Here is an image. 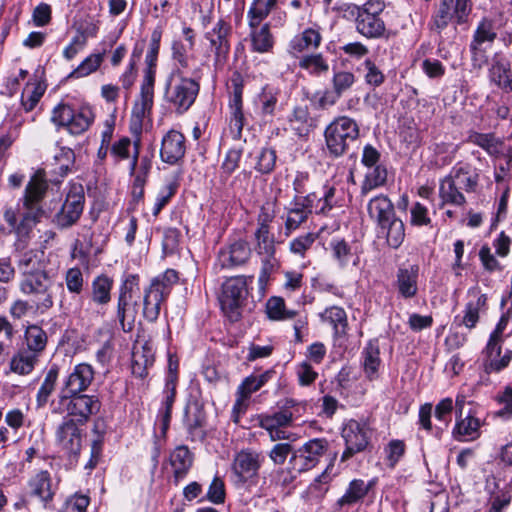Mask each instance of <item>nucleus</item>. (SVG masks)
Here are the masks:
<instances>
[{"label":"nucleus","mask_w":512,"mask_h":512,"mask_svg":"<svg viewBox=\"0 0 512 512\" xmlns=\"http://www.w3.org/2000/svg\"><path fill=\"white\" fill-rule=\"evenodd\" d=\"M84 206V193L81 186L73 187L66 196L61 211L57 214V222L62 227L73 225L80 217Z\"/></svg>","instance_id":"obj_22"},{"label":"nucleus","mask_w":512,"mask_h":512,"mask_svg":"<svg viewBox=\"0 0 512 512\" xmlns=\"http://www.w3.org/2000/svg\"><path fill=\"white\" fill-rule=\"evenodd\" d=\"M48 188L41 172L35 173L26 185L23 198L16 207L7 206L3 218L9 225L10 231L17 237V245L24 244L30 233L44 214L41 202Z\"/></svg>","instance_id":"obj_1"},{"label":"nucleus","mask_w":512,"mask_h":512,"mask_svg":"<svg viewBox=\"0 0 512 512\" xmlns=\"http://www.w3.org/2000/svg\"><path fill=\"white\" fill-rule=\"evenodd\" d=\"M299 67L306 70L311 75H321L327 73L329 64L322 54H312L302 57L299 61Z\"/></svg>","instance_id":"obj_54"},{"label":"nucleus","mask_w":512,"mask_h":512,"mask_svg":"<svg viewBox=\"0 0 512 512\" xmlns=\"http://www.w3.org/2000/svg\"><path fill=\"white\" fill-rule=\"evenodd\" d=\"M454 0H441L439 10L434 18V23L438 29H443L449 21L455 17Z\"/></svg>","instance_id":"obj_59"},{"label":"nucleus","mask_w":512,"mask_h":512,"mask_svg":"<svg viewBox=\"0 0 512 512\" xmlns=\"http://www.w3.org/2000/svg\"><path fill=\"white\" fill-rule=\"evenodd\" d=\"M321 40L322 36L318 29L307 28L291 39L288 45V52L296 56L305 50L317 49L320 46Z\"/></svg>","instance_id":"obj_31"},{"label":"nucleus","mask_w":512,"mask_h":512,"mask_svg":"<svg viewBox=\"0 0 512 512\" xmlns=\"http://www.w3.org/2000/svg\"><path fill=\"white\" fill-rule=\"evenodd\" d=\"M53 282L45 270L36 269L34 273L26 272L19 283L24 295L32 296L35 310L44 313L53 307Z\"/></svg>","instance_id":"obj_7"},{"label":"nucleus","mask_w":512,"mask_h":512,"mask_svg":"<svg viewBox=\"0 0 512 512\" xmlns=\"http://www.w3.org/2000/svg\"><path fill=\"white\" fill-rule=\"evenodd\" d=\"M355 83V76L353 73L348 71H339L334 73L332 78L333 90L340 96L348 91Z\"/></svg>","instance_id":"obj_60"},{"label":"nucleus","mask_w":512,"mask_h":512,"mask_svg":"<svg viewBox=\"0 0 512 512\" xmlns=\"http://www.w3.org/2000/svg\"><path fill=\"white\" fill-rule=\"evenodd\" d=\"M277 0H254L248 13L250 28L259 25L276 6Z\"/></svg>","instance_id":"obj_47"},{"label":"nucleus","mask_w":512,"mask_h":512,"mask_svg":"<svg viewBox=\"0 0 512 512\" xmlns=\"http://www.w3.org/2000/svg\"><path fill=\"white\" fill-rule=\"evenodd\" d=\"M177 281L178 273L173 269H167L152 279L150 286L145 290L143 300V315L148 321L153 322L158 318L161 304Z\"/></svg>","instance_id":"obj_8"},{"label":"nucleus","mask_w":512,"mask_h":512,"mask_svg":"<svg viewBox=\"0 0 512 512\" xmlns=\"http://www.w3.org/2000/svg\"><path fill=\"white\" fill-rule=\"evenodd\" d=\"M199 89L195 79L186 76L180 68H173L166 79L164 99L175 112L183 114L195 102Z\"/></svg>","instance_id":"obj_5"},{"label":"nucleus","mask_w":512,"mask_h":512,"mask_svg":"<svg viewBox=\"0 0 512 512\" xmlns=\"http://www.w3.org/2000/svg\"><path fill=\"white\" fill-rule=\"evenodd\" d=\"M273 216L262 208L258 216V227L254 233L255 251L261 257L262 268L259 275V282L264 284L270 273L278 266L275 257L276 248L274 236L270 233L269 223Z\"/></svg>","instance_id":"obj_6"},{"label":"nucleus","mask_w":512,"mask_h":512,"mask_svg":"<svg viewBox=\"0 0 512 512\" xmlns=\"http://www.w3.org/2000/svg\"><path fill=\"white\" fill-rule=\"evenodd\" d=\"M75 155L72 149L68 147H58L53 155L54 171L60 175H65L74 163Z\"/></svg>","instance_id":"obj_55"},{"label":"nucleus","mask_w":512,"mask_h":512,"mask_svg":"<svg viewBox=\"0 0 512 512\" xmlns=\"http://www.w3.org/2000/svg\"><path fill=\"white\" fill-rule=\"evenodd\" d=\"M59 403L62 407L53 409V412L62 413L65 410L68 416L76 417L77 422L84 424L91 415L100 410V401L94 395L87 394H61Z\"/></svg>","instance_id":"obj_14"},{"label":"nucleus","mask_w":512,"mask_h":512,"mask_svg":"<svg viewBox=\"0 0 512 512\" xmlns=\"http://www.w3.org/2000/svg\"><path fill=\"white\" fill-rule=\"evenodd\" d=\"M65 283L69 292L80 294L83 291L84 278L78 267L70 268L65 274Z\"/></svg>","instance_id":"obj_61"},{"label":"nucleus","mask_w":512,"mask_h":512,"mask_svg":"<svg viewBox=\"0 0 512 512\" xmlns=\"http://www.w3.org/2000/svg\"><path fill=\"white\" fill-rule=\"evenodd\" d=\"M361 358L366 378L370 381L378 379L382 361L380 358L379 344L376 339L370 340L366 344L362 350Z\"/></svg>","instance_id":"obj_30"},{"label":"nucleus","mask_w":512,"mask_h":512,"mask_svg":"<svg viewBox=\"0 0 512 512\" xmlns=\"http://www.w3.org/2000/svg\"><path fill=\"white\" fill-rule=\"evenodd\" d=\"M372 487V481L365 482L362 479H354L349 483L345 493L337 500L336 505L340 508L351 507L362 501Z\"/></svg>","instance_id":"obj_32"},{"label":"nucleus","mask_w":512,"mask_h":512,"mask_svg":"<svg viewBox=\"0 0 512 512\" xmlns=\"http://www.w3.org/2000/svg\"><path fill=\"white\" fill-rule=\"evenodd\" d=\"M161 38H162V28L156 27L151 33L149 50L145 57V63L147 66L145 72L151 71L153 76H155V74H156V64H157V58H158Z\"/></svg>","instance_id":"obj_53"},{"label":"nucleus","mask_w":512,"mask_h":512,"mask_svg":"<svg viewBox=\"0 0 512 512\" xmlns=\"http://www.w3.org/2000/svg\"><path fill=\"white\" fill-rule=\"evenodd\" d=\"M241 157L242 150L239 148H232L227 151L221 165L222 173L226 177H229L239 167Z\"/></svg>","instance_id":"obj_64"},{"label":"nucleus","mask_w":512,"mask_h":512,"mask_svg":"<svg viewBox=\"0 0 512 512\" xmlns=\"http://www.w3.org/2000/svg\"><path fill=\"white\" fill-rule=\"evenodd\" d=\"M253 277L237 276L226 280L219 297L220 306L225 316L232 322L240 319L242 307L247 298L248 279Z\"/></svg>","instance_id":"obj_10"},{"label":"nucleus","mask_w":512,"mask_h":512,"mask_svg":"<svg viewBox=\"0 0 512 512\" xmlns=\"http://www.w3.org/2000/svg\"><path fill=\"white\" fill-rule=\"evenodd\" d=\"M185 137L176 130L168 131L162 138L160 157L167 164H177L185 155Z\"/></svg>","instance_id":"obj_24"},{"label":"nucleus","mask_w":512,"mask_h":512,"mask_svg":"<svg viewBox=\"0 0 512 512\" xmlns=\"http://www.w3.org/2000/svg\"><path fill=\"white\" fill-rule=\"evenodd\" d=\"M45 87L40 83L27 84L21 95V104L26 112L32 111L44 95Z\"/></svg>","instance_id":"obj_52"},{"label":"nucleus","mask_w":512,"mask_h":512,"mask_svg":"<svg viewBox=\"0 0 512 512\" xmlns=\"http://www.w3.org/2000/svg\"><path fill=\"white\" fill-rule=\"evenodd\" d=\"M104 54H91L86 57L70 74L71 77L81 78L95 72L103 62Z\"/></svg>","instance_id":"obj_56"},{"label":"nucleus","mask_w":512,"mask_h":512,"mask_svg":"<svg viewBox=\"0 0 512 512\" xmlns=\"http://www.w3.org/2000/svg\"><path fill=\"white\" fill-rule=\"evenodd\" d=\"M330 249L333 259L341 268H346L349 264L357 265L359 257L352 252L350 245L345 240L332 239Z\"/></svg>","instance_id":"obj_40"},{"label":"nucleus","mask_w":512,"mask_h":512,"mask_svg":"<svg viewBox=\"0 0 512 512\" xmlns=\"http://www.w3.org/2000/svg\"><path fill=\"white\" fill-rule=\"evenodd\" d=\"M288 128L299 137H306L313 129V120L307 107H296L288 118Z\"/></svg>","instance_id":"obj_37"},{"label":"nucleus","mask_w":512,"mask_h":512,"mask_svg":"<svg viewBox=\"0 0 512 512\" xmlns=\"http://www.w3.org/2000/svg\"><path fill=\"white\" fill-rule=\"evenodd\" d=\"M453 410V401L451 398L442 399L435 407V418L443 428H447L451 421V413Z\"/></svg>","instance_id":"obj_63"},{"label":"nucleus","mask_w":512,"mask_h":512,"mask_svg":"<svg viewBox=\"0 0 512 512\" xmlns=\"http://www.w3.org/2000/svg\"><path fill=\"white\" fill-rule=\"evenodd\" d=\"M481 426L482 421L476 417L475 412L470 409L465 416L456 417L452 435L454 439L459 442L474 441L481 435Z\"/></svg>","instance_id":"obj_27"},{"label":"nucleus","mask_w":512,"mask_h":512,"mask_svg":"<svg viewBox=\"0 0 512 512\" xmlns=\"http://www.w3.org/2000/svg\"><path fill=\"white\" fill-rule=\"evenodd\" d=\"M273 371L268 370L260 375H251L246 377L238 387L237 393L250 398L252 393L261 389L272 377Z\"/></svg>","instance_id":"obj_51"},{"label":"nucleus","mask_w":512,"mask_h":512,"mask_svg":"<svg viewBox=\"0 0 512 512\" xmlns=\"http://www.w3.org/2000/svg\"><path fill=\"white\" fill-rule=\"evenodd\" d=\"M278 90L269 86L263 87L257 95L255 104L263 118L272 117L278 104Z\"/></svg>","instance_id":"obj_41"},{"label":"nucleus","mask_w":512,"mask_h":512,"mask_svg":"<svg viewBox=\"0 0 512 512\" xmlns=\"http://www.w3.org/2000/svg\"><path fill=\"white\" fill-rule=\"evenodd\" d=\"M47 334L38 325H29L24 332L25 346L22 348L36 357H40L47 346Z\"/></svg>","instance_id":"obj_35"},{"label":"nucleus","mask_w":512,"mask_h":512,"mask_svg":"<svg viewBox=\"0 0 512 512\" xmlns=\"http://www.w3.org/2000/svg\"><path fill=\"white\" fill-rule=\"evenodd\" d=\"M326 148L333 157L342 156L349 144L359 136V127L355 120L341 116L332 121L324 132Z\"/></svg>","instance_id":"obj_9"},{"label":"nucleus","mask_w":512,"mask_h":512,"mask_svg":"<svg viewBox=\"0 0 512 512\" xmlns=\"http://www.w3.org/2000/svg\"><path fill=\"white\" fill-rule=\"evenodd\" d=\"M419 267L417 265L402 266L397 270L395 286L401 297L409 299L418 292Z\"/></svg>","instance_id":"obj_28"},{"label":"nucleus","mask_w":512,"mask_h":512,"mask_svg":"<svg viewBox=\"0 0 512 512\" xmlns=\"http://www.w3.org/2000/svg\"><path fill=\"white\" fill-rule=\"evenodd\" d=\"M139 147L138 141L132 142L129 138L123 137L112 145L110 152L116 161L131 157L130 172L133 174L138 164Z\"/></svg>","instance_id":"obj_33"},{"label":"nucleus","mask_w":512,"mask_h":512,"mask_svg":"<svg viewBox=\"0 0 512 512\" xmlns=\"http://www.w3.org/2000/svg\"><path fill=\"white\" fill-rule=\"evenodd\" d=\"M386 8L383 0H367L361 5L345 4L343 11L352 18L356 31L367 39H379L386 33L382 14Z\"/></svg>","instance_id":"obj_4"},{"label":"nucleus","mask_w":512,"mask_h":512,"mask_svg":"<svg viewBox=\"0 0 512 512\" xmlns=\"http://www.w3.org/2000/svg\"><path fill=\"white\" fill-rule=\"evenodd\" d=\"M113 280L106 275L95 277L91 283V298L97 305H106L111 300Z\"/></svg>","instance_id":"obj_43"},{"label":"nucleus","mask_w":512,"mask_h":512,"mask_svg":"<svg viewBox=\"0 0 512 512\" xmlns=\"http://www.w3.org/2000/svg\"><path fill=\"white\" fill-rule=\"evenodd\" d=\"M449 176L454 178L457 186L460 189H464L466 192L474 191L478 183V175L470 173L462 167L454 170V172Z\"/></svg>","instance_id":"obj_57"},{"label":"nucleus","mask_w":512,"mask_h":512,"mask_svg":"<svg viewBox=\"0 0 512 512\" xmlns=\"http://www.w3.org/2000/svg\"><path fill=\"white\" fill-rule=\"evenodd\" d=\"M192 454L186 446L176 447L170 454V464L173 468L175 481L182 480L192 466Z\"/></svg>","instance_id":"obj_36"},{"label":"nucleus","mask_w":512,"mask_h":512,"mask_svg":"<svg viewBox=\"0 0 512 512\" xmlns=\"http://www.w3.org/2000/svg\"><path fill=\"white\" fill-rule=\"evenodd\" d=\"M387 465L394 468L400 459L404 456L406 445L403 440H391L384 449Z\"/></svg>","instance_id":"obj_58"},{"label":"nucleus","mask_w":512,"mask_h":512,"mask_svg":"<svg viewBox=\"0 0 512 512\" xmlns=\"http://www.w3.org/2000/svg\"><path fill=\"white\" fill-rule=\"evenodd\" d=\"M370 219L376 223L378 237H384L391 248H398L405 238L403 221L396 216L392 201L380 194L367 203Z\"/></svg>","instance_id":"obj_3"},{"label":"nucleus","mask_w":512,"mask_h":512,"mask_svg":"<svg viewBox=\"0 0 512 512\" xmlns=\"http://www.w3.org/2000/svg\"><path fill=\"white\" fill-rule=\"evenodd\" d=\"M230 120L229 133L234 140L242 136L244 126V114L242 109V87L236 85L229 100Z\"/></svg>","instance_id":"obj_29"},{"label":"nucleus","mask_w":512,"mask_h":512,"mask_svg":"<svg viewBox=\"0 0 512 512\" xmlns=\"http://www.w3.org/2000/svg\"><path fill=\"white\" fill-rule=\"evenodd\" d=\"M154 85L155 76L152 75L151 71L145 72L139 98L132 108V118L139 125H141L142 120L148 116L152 110L154 103Z\"/></svg>","instance_id":"obj_20"},{"label":"nucleus","mask_w":512,"mask_h":512,"mask_svg":"<svg viewBox=\"0 0 512 512\" xmlns=\"http://www.w3.org/2000/svg\"><path fill=\"white\" fill-rule=\"evenodd\" d=\"M469 300L465 305L463 317L456 316L455 322L459 321V325H463L468 329H472L479 321L480 312L484 311L487 306V296L481 292L478 286L468 290Z\"/></svg>","instance_id":"obj_23"},{"label":"nucleus","mask_w":512,"mask_h":512,"mask_svg":"<svg viewBox=\"0 0 512 512\" xmlns=\"http://www.w3.org/2000/svg\"><path fill=\"white\" fill-rule=\"evenodd\" d=\"M251 256V249L245 240H236L222 248L218 260L223 268H233L244 265Z\"/></svg>","instance_id":"obj_26"},{"label":"nucleus","mask_w":512,"mask_h":512,"mask_svg":"<svg viewBox=\"0 0 512 512\" xmlns=\"http://www.w3.org/2000/svg\"><path fill=\"white\" fill-rule=\"evenodd\" d=\"M188 45L180 40H174L172 43V58L177 63L175 68L185 69L189 65L188 53L191 51Z\"/></svg>","instance_id":"obj_62"},{"label":"nucleus","mask_w":512,"mask_h":512,"mask_svg":"<svg viewBox=\"0 0 512 512\" xmlns=\"http://www.w3.org/2000/svg\"><path fill=\"white\" fill-rule=\"evenodd\" d=\"M30 494L40 499L42 502L52 500L55 487L52 484V479L47 471H40L29 480Z\"/></svg>","instance_id":"obj_34"},{"label":"nucleus","mask_w":512,"mask_h":512,"mask_svg":"<svg viewBox=\"0 0 512 512\" xmlns=\"http://www.w3.org/2000/svg\"><path fill=\"white\" fill-rule=\"evenodd\" d=\"M263 460L260 452L251 449H243L235 454L231 463V481L237 490L258 498L267 495L271 484H268L265 476H259Z\"/></svg>","instance_id":"obj_2"},{"label":"nucleus","mask_w":512,"mask_h":512,"mask_svg":"<svg viewBox=\"0 0 512 512\" xmlns=\"http://www.w3.org/2000/svg\"><path fill=\"white\" fill-rule=\"evenodd\" d=\"M267 317L272 321H286L293 319L297 312L286 308L283 298L278 296L270 297L265 305Z\"/></svg>","instance_id":"obj_46"},{"label":"nucleus","mask_w":512,"mask_h":512,"mask_svg":"<svg viewBox=\"0 0 512 512\" xmlns=\"http://www.w3.org/2000/svg\"><path fill=\"white\" fill-rule=\"evenodd\" d=\"M320 317L323 322H327L333 327L336 335H342L345 333L347 327V315L343 308L338 306L329 307L320 314Z\"/></svg>","instance_id":"obj_48"},{"label":"nucleus","mask_w":512,"mask_h":512,"mask_svg":"<svg viewBox=\"0 0 512 512\" xmlns=\"http://www.w3.org/2000/svg\"><path fill=\"white\" fill-rule=\"evenodd\" d=\"M58 444L69 455L77 456L82 446V430L71 418H65L56 431Z\"/></svg>","instance_id":"obj_21"},{"label":"nucleus","mask_w":512,"mask_h":512,"mask_svg":"<svg viewBox=\"0 0 512 512\" xmlns=\"http://www.w3.org/2000/svg\"><path fill=\"white\" fill-rule=\"evenodd\" d=\"M51 121L57 126L65 127L72 135H80L93 123L94 113L89 106L75 109L68 104L60 103L53 109Z\"/></svg>","instance_id":"obj_12"},{"label":"nucleus","mask_w":512,"mask_h":512,"mask_svg":"<svg viewBox=\"0 0 512 512\" xmlns=\"http://www.w3.org/2000/svg\"><path fill=\"white\" fill-rule=\"evenodd\" d=\"M139 290V276L129 274L125 276L119 290L117 303V318L123 331L133 329L137 314V302L133 300V294Z\"/></svg>","instance_id":"obj_13"},{"label":"nucleus","mask_w":512,"mask_h":512,"mask_svg":"<svg viewBox=\"0 0 512 512\" xmlns=\"http://www.w3.org/2000/svg\"><path fill=\"white\" fill-rule=\"evenodd\" d=\"M502 352V342H499V350H496L494 353L488 350V344L485 348V361H484V370L487 373L492 372H500L504 368H506L511 359H512V350L507 349L503 354Z\"/></svg>","instance_id":"obj_39"},{"label":"nucleus","mask_w":512,"mask_h":512,"mask_svg":"<svg viewBox=\"0 0 512 512\" xmlns=\"http://www.w3.org/2000/svg\"><path fill=\"white\" fill-rule=\"evenodd\" d=\"M387 180V170L383 165L369 168L361 186V194L366 195L371 190L381 187Z\"/></svg>","instance_id":"obj_50"},{"label":"nucleus","mask_w":512,"mask_h":512,"mask_svg":"<svg viewBox=\"0 0 512 512\" xmlns=\"http://www.w3.org/2000/svg\"><path fill=\"white\" fill-rule=\"evenodd\" d=\"M459 189L454 178L450 176L445 177L439 186V196L442 200L441 206L445 204L463 206L466 199Z\"/></svg>","instance_id":"obj_38"},{"label":"nucleus","mask_w":512,"mask_h":512,"mask_svg":"<svg viewBox=\"0 0 512 512\" xmlns=\"http://www.w3.org/2000/svg\"><path fill=\"white\" fill-rule=\"evenodd\" d=\"M496 37L497 33L494 28V22L490 19L483 18L474 31L469 46L472 58L476 60L478 57H483L487 47L492 45Z\"/></svg>","instance_id":"obj_25"},{"label":"nucleus","mask_w":512,"mask_h":512,"mask_svg":"<svg viewBox=\"0 0 512 512\" xmlns=\"http://www.w3.org/2000/svg\"><path fill=\"white\" fill-rule=\"evenodd\" d=\"M231 36L232 27L223 19H218L204 33L206 50L213 56L216 69L222 68L228 60Z\"/></svg>","instance_id":"obj_11"},{"label":"nucleus","mask_w":512,"mask_h":512,"mask_svg":"<svg viewBox=\"0 0 512 512\" xmlns=\"http://www.w3.org/2000/svg\"><path fill=\"white\" fill-rule=\"evenodd\" d=\"M58 373L59 369L57 366H52L46 373L45 378L36 395L38 408L44 407L47 404L51 394L55 389Z\"/></svg>","instance_id":"obj_49"},{"label":"nucleus","mask_w":512,"mask_h":512,"mask_svg":"<svg viewBox=\"0 0 512 512\" xmlns=\"http://www.w3.org/2000/svg\"><path fill=\"white\" fill-rule=\"evenodd\" d=\"M38 361V357L28 353L24 349H20L12 356L9 367L11 372L15 374L28 375L34 370Z\"/></svg>","instance_id":"obj_45"},{"label":"nucleus","mask_w":512,"mask_h":512,"mask_svg":"<svg viewBox=\"0 0 512 512\" xmlns=\"http://www.w3.org/2000/svg\"><path fill=\"white\" fill-rule=\"evenodd\" d=\"M489 77L498 88L512 92V71L509 63L494 62L489 70Z\"/></svg>","instance_id":"obj_44"},{"label":"nucleus","mask_w":512,"mask_h":512,"mask_svg":"<svg viewBox=\"0 0 512 512\" xmlns=\"http://www.w3.org/2000/svg\"><path fill=\"white\" fill-rule=\"evenodd\" d=\"M329 443L324 438H315L304 443L292 456L293 469L305 472L314 468L328 451Z\"/></svg>","instance_id":"obj_15"},{"label":"nucleus","mask_w":512,"mask_h":512,"mask_svg":"<svg viewBox=\"0 0 512 512\" xmlns=\"http://www.w3.org/2000/svg\"><path fill=\"white\" fill-rule=\"evenodd\" d=\"M315 195L296 197L294 201L286 208L285 234L290 235L304 223L308 216L313 212Z\"/></svg>","instance_id":"obj_18"},{"label":"nucleus","mask_w":512,"mask_h":512,"mask_svg":"<svg viewBox=\"0 0 512 512\" xmlns=\"http://www.w3.org/2000/svg\"><path fill=\"white\" fill-rule=\"evenodd\" d=\"M259 427L264 429L271 441L291 440L293 434L287 430L293 422V413L289 410H280L272 414L257 416Z\"/></svg>","instance_id":"obj_17"},{"label":"nucleus","mask_w":512,"mask_h":512,"mask_svg":"<svg viewBox=\"0 0 512 512\" xmlns=\"http://www.w3.org/2000/svg\"><path fill=\"white\" fill-rule=\"evenodd\" d=\"M250 38L252 50L255 52L267 53L273 48L274 39L268 24H264L261 27L259 24L251 28Z\"/></svg>","instance_id":"obj_42"},{"label":"nucleus","mask_w":512,"mask_h":512,"mask_svg":"<svg viewBox=\"0 0 512 512\" xmlns=\"http://www.w3.org/2000/svg\"><path fill=\"white\" fill-rule=\"evenodd\" d=\"M94 369L88 363H79L63 381L62 394H79L88 389L94 380Z\"/></svg>","instance_id":"obj_19"},{"label":"nucleus","mask_w":512,"mask_h":512,"mask_svg":"<svg viewBox=\"0 0 512 512\" xmlns=\"http://www.w3.org/2000/svg\"><path fill=\"white\" fill-rule=\"evenodd\" d=\"M341 434L346 446L341 456L342 462L348 460L356 453L364 451L369 443V428L363 422L353 419L347 421L342 428Z\"/></svg>","instance_id":"obj_16"}]
</instances>
